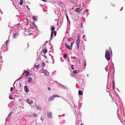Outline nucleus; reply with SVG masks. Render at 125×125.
Wrapping results in <instances>:
<instances>
[{
	"instance_id": "6",
	"label": "nucleus",
	"mask_w": 125,
	"mask_h": 125,
	"mask_svg": "<svg viewBox=\"0 0 125 125\" xmlns=\"http://www.w3.org/2000/svg\"><path fill=\"white\" fill-rule=\"evenodd\" d=\"M27 101L30 104H31L32 103V101L31 99H27Z\"/></svg>"
},
{
	"instance_id": "5",
	"label": "nucleus",
	"mask_w": 125,
	"mask_h": 125,
	"mask_svg": "<svg viewBox=\"0 0 125 125\" xmlns=\"http://www.w3.org/2000/svg\"><path fill=\"white\" fill-rule=\"evenodd\" d=\"M64 45L68 49L70 50L72 49V47L71 46H70L66 43H65Z\"/></svg>"
},
{
	"instance_id": "11",
	"label": "nucleus",
	"mask_w": 125,
	"mask_h": 125,
	"mask_svg": "<svg viewBox=\"0 0 125 125\" xmlns=\"http://www.w3.org/2000/svg\"><path fill=\"white\" fill-rule=\"evenodd\" d=\"M42 52L44 53H46L47 52V49L44 48Z\"/></svg>"
},
{
	"instance_id": "30",
	"label": "nucleus",
	"mask_w": 125,
	"mask_h": 125,
	"mask_svg": "<svg viewBox=\"0 0 125 125\" xmlns=\"http://www.w3.org/2000/svg\"><path fill=\"white\" fill-rule=\"evenodd\" d=\"M71 38H72L70 37L69 38L68 40L67 41H69V42H70L71 41L70 40L71 39Z\"/></svg>"
},
{
	"instance_id": "21",
	"label": "nucleus",
	"mask_w": 125,
	"mask_h": 125,
	"mask_svg": "<svg viewBox=\"0 0 125 125\" xmlns=\"http://www.w3.org/2000/svg\"><path fill=\"white\" fill-rule=\"evenodd\" d=\"M67 57V55L66 54H64L63 55V57L64 58H66Z\"/></svg>"
},
{
	"instance_id": "26",
	"label": "nucleus",
	"mask_w": 125,
	"mask_h": 125,
	"mask_svg": "<svg viewBox=\"0 0 125 125\" xmlns=\"http://www.w3.org/2000/svg\"><path fill=\"white\" fill-rule=\"evenodd\" d=\"M9 98H10V99H12V97L10 95H9Z\"/></svg>"
},
{
	"instance_id": "22",
	"label": "nucleus",
	"mask_w": 125,
	"mask_h": 125,
	"mask_svg": "<svg viewBox=\"0 0 125 125\" xmlns=\"http://www.w3.org/2000/svg\"><path fill=\"white\" fill-rule=\"evenodd\" d=\"M37 115L36 114H34V113H33V114L32 115L34 117H36Z\"/></svg>"
},
{
	"instance_id": "18",
	"label": "nucleus",
	"mask_w": 125,
	"mask_h": 125,
	"mask_svg": "<svg viewBox=\"0 0 125 125\" xmlns=\"http://www.w3.org/2000/svg\"><path fill=\"white\" fill-rule=\"evenodd\" d=\"M28 82H31L32 80V79L30 78H29L28 79Z\"/></svg>"
},
{
	"instance_id": "25",
	"label": "nucleus",
	"mask_w": 125,
	"mask_h": 125,
	"mask_svg": "<svg viewBox=\"0 0 125 125\" xmlns=\"http://www.w3.org/2000/svg\"><path fill=\"white\" fill-rule=\"evenodd\" d=\"M54 33V36H55L56 35V32L55 31L53 32V33Z\"/></svg>"
},
{
	"instance_id": "13",
	"label": "nucleus",
	"mask_w": 125,
	"mask_h": 125,
	"mask_svg": "<svg viewBox=\"0 0 125 125\" xmlns=\"http://www.w3.org/2000/svg\"><path fill=\"white\" fill-rule=\"evenodd\" d=\"M83 93L82 92L81 90H80L78 92V94L80 95H82Z\"/></svg>"
},
{
	"instance_id": "17",
	"label": "nucleus",
	"mask_w": 125,
	"mask_h": 125,
	"mask_svg": "<svg viewBox=\"0 0 125 125\" xmlns=\"http://www.w3.org/2000/svg\"><path fill=\"white\" fill-rule=\"evenodd\" d=\"M39 65H35V67L37 69H39Z\"/></svg>"
},
{
	"instance_id": "2",
	"label": "nucleus",
	"mask_w": 125,
	"mask_h": 125,
	"mask_svg": "<svg viewBox=\"0 0 125 125\" xmlns=\"http://www.w3.org/2000/svg\"><path fill=\"white\" fill-rule=\"evenodd\" d=\"M80 42V36H78L76 40V43L77 45V48L78 49H79V44Z\"/></svg>"
},
{
	"instance_id": "29",
	"label": "nucleus",
	"mask_w": 125,
	"mask_h": 125,
	"mask_svg": "<svg viewBox=\"0 0 125 125\" xmlns=\"http://www.w3.org/2000/svg\"><path fill=\"white\" fill-rule=\"evenodd\" d=\"M8 42V41H6L5 43H6V46H7V43Z\"/></svg>"
},
{
	"instance_id": "39",
	"label": "nucleus",
	"mask_w": 125,
	"mask_h": 125,
	"mask_svg": "<svg viewBox=\"0 0 125 125\" xmlns=\"http://www.w3.org/2000/svg\"><path fill=\"white\" fill-rule=\"evenodd\" d=\"M30 74V75H31V74Z\"/></svg>"
},
{
	"instance_id": "1",
	"label": "nucleus",
	"mask_w": 125,
	"mask_h": 125,
	"mask_svg": "<svg viewBox=\"0 0 125 125\" xmlns=\"http://www.w3.org/2000/svg\"><path fill=\"white\" fill-rule=\"evenodd\" d=\"M111 52V54L112 53V52L111 49L110 48L109 50H106L105 52V57L107 60L109 61L110 59V53Z\"/></svg>"
},
{
	"instance_id": "31",
	"label": "nucleus",
	"mask_w": 125,
	"mask_h": 125,
	"mask_svg": "<svg viewBox=\"0 0 125 125\" xmlns=\"http://www.w3.org/2000/svg\"><path fill=\"white\" fill-rule=\"evenodd\" d=\"M48 89L49 90H50V87H48Z\"/></svg>"
},
{
	"instance_id": "10",
	"label": "nucleus",
	"mask_w": 125,
	"mask_h": 125,
	"mask_svg": "<svg viewBox=\"0 0 125 125\" xmlns=\"http://www.w3.org/2000/svg\"><path fill=\"white\" fill-rule=\"evenodd\" d=\"M18 33H14L13 35V37L14 38H16L18 36Z\"/></svg>"
},
{
	"instance_id": "27",
	"label": "nucleus",
	"mask_w": 125,
	"mask_h": 125,
	"mask_svg": "<svg viewBox=\"0 0 125 125\" xmlns=\"http://www.w3.org/2000/svg\"><path fill=\"white\" fill-rule=\"evenodd\" d=\"M77 71L76 70H75L74 71H73V73H77Z\"/></svg>"
},
{
	"instance_id": "38",
	"label": "nucleus",
	"mask_w": 125,
	"mask_h": 125,
	"mask_svg": "<svg viewBox=\"0 0 125 125\" xmlns=\"http://www.w3.org/2000/svg\"><path fill=\"white\" fill-rule=\"evenodd\" d=\"M30 74V75H31V74Z\"/></svg>"
},
{
	"instance_id": "14",
	"label": "nucleus",
	"mask_w": 125,
	"mask_h": 125,
	"mask_svg": "<svg viewBox=\"0 0 125 125\" xmlns=\"http://www.w3.org/2000/svg\"><path fill=\"white\" fill-rule=\"evenodd\" d=\"M26 72L27 73L26 74V75H25V77H26V78H27V76L28 75L29 73L28 72V71H26Z\"/></svg>"
},
{
	"instance_id": "7",
	"label": "nucleus",
	"mask_w": 125,
	"mask_h": 125,
	"mask_svg": "<svg viewBox=\"0 0 125 125\" xmlns=\"http://www.w3.org/2000/svg\"><path fill=\"white\" fill-rule=\"evenodd\" d=\"M47 114L48 115V117L50 118H51L52 117L51 112H47Z\"/></svg>"
},
{
	"instance_id": "19",
	"label": "nucleus",
	"mask_w": 125,
	"mask_h": 125,
	"mask_svg": "<svg viewBox=\"0 0 125 125\" xmlns=\"http://www.w3.org/2000/svg\"><path fill=\"white\" fill-rule=\"evenodd\" d=\"M41 65L42 66H45V64L44 62H43L42 63Z\"/></svg>"
},
{
	"instance_id": "37",
	"label": "nucleus",
	"mask_w": 125,
	"mask_h": 125,
	"mask_svg": "<svg viewBox=\"0 0 125 125\" xmlns=\"http://www.w3.org/2000/svg\"><path fill=\"white\" fill-rule=\"evenodd\" d=\"M25 73H26V71H25Z\"/></svg>"
},
{
	"instance_id": "24",
	"label": "nucleus",
	"mask_w": 125,
	"mask_h": 125,
	"mask_svg": "<svg viewBox=\"0 0 125 125\" xmlns=\"http://www.w3.org/2000/svg\"><path fill=\"white\" fill-rule=\"evenodd\" d=\"M73 66H74V65H72L71 66V69H72V70H74V67H73Z\"/></svg>"
},
{
	"instance_id": "12",
	"label": "nucleus",
	"mask_w": 125,
	"mask_h": 125,
	"mask_svg": "<svg viewBox=\"0 0 125 125\" xmlns=\"http://www.w3.org/2000/svg\"><path fill=\"white\" fill-rule=\"evenodd\" d=\"M37 17L36 16H34L32 18L35 21H36L37 20Z\"/></svg>"
},
{
	"instance_id": "9",
	"label": "nucleus",
	"mask_w": 125,
	"mask_h": 125,
	"mask_svg": "<svg viewBox=\"0 0 125 125\" xmlns=\"http://www.w3.org/2000/svg\"><path fill=\"white\" fill-rule=\"evenodd\" d=\"M51 32H53V31L55 30V27L54 26H51Z\"/></svg>"
},
{
	"instance_id": "4",
	"label": "nucleus",
	"mask_w": 125,
	"mask_h": 125,
	"mask_svg": "<svg viewBox=\"0 0 125 125\" xmlns=\"http://www.w3.org/2000/svg\"><path fill=\"white\" fill-rule=\"evenodd\" d=\"M82 8L79 7L76 8L74 10L76 11V12L79 13L80 11L82 10Z\"/></svg>"
},
{
	"instance_id": "23",
	"label": "nucleus",
	"mask_w": 125,
	"mask_h": 125,
	"mask_svg": "<svg viewBox=\"0 0 125 125\" xmlns=\"http://www.w3.org/2000/svg\"><path fill=\"white\" fill-rule=\"evenodd\" d=\"M75 41H73V42H72L71 43V46L72 47L73 46V45Z\"/></svg>"
},
{
	"instance_id": "8",
	"label": "nucleus",
	"mask_w": 125,
	"mask_h": 125,
	"mask_svg": "<svg viewBox=\"0 0 125 125\" xmlns=\"http://www.w3.org/2000/svg\"><path fill=\"white\" fill-rule=\"evenodd\" d=\"M24 88L25 91L26 92H28L29 91V89L28 88L27 86H25L24 87Z\"/></svg>"
},
{
	"instance_id": "20",
	"label": "nucleus",
	"mask_w": 125,
	"mask_h": 125,
	"mask_svg": "<svg viewBox=\"0 0 125 125\" xmlns=\"http://www.w3.org/2000/svg\"><path fill=\"white\" fill-rule=\"evenodd\" d=\"M66 16L67 19V21H68V22H69V23H70V22L68 19V16H67V14H66Z\"/></svg>"
},
{
	"instance_id": "35",
	"label": "nucleus",
	"mask_w": 125,
	"mask_h": 125,
	"mask_svg": "<svg viewBox=\"0 0 125 125\" xmlns=\"http://www.w3.org/2000/svg\"><path fill=\"white\" fill-rule=\"evenodd\" d=\"M37 109H40V107H37Z\"/></svg>"
},
{
	"instance_id": "28",
	"label": "nucleus",
	"mask_w": 125,
	"mask_h": 125,
	"mask_svg": "<svg viewBox=\"0 0 125 125\" xmlns=\"http://www.w3.org/2000/svg\"><path fill=\"white\" fill-rule=\"evenodd\" d=\"M13 89V88L12 87H11L10 88V91L11 92L12 91Z\"/></svg>"
},
{
	"instance_id": "3",
	"label": "nucleus",
	"mask_w": 125,
	"mask_h": 125,
	"mask_svg": "<svg viewBox=\"0 0 125 125\" xmlns=\"http://www.w3.org/2000/svg\"><path fill=\"white\" fill-rule=\"evenodd\" d=\"M56 97H59V95H53L52 96H51L48 99V101H50L53 100L54 99V98Z\"/></svg>"
},
{
	"instance_id": "34",
	"label": "nucleus",
	"mask_w": 125,
	"mask_h": 125,
	"mask_svg": "<svg viewBox=\"0 0 125 125\" xmlns=\"http://www.w3.org/2000/svg\"><path fill=\"white\" fill-rule=\"evenodd\" d=\"M86 65V63H85L84 64V66H85Z\"/></svg>"
},
{
	"instance_id": "32",
	"label": "nucleus",
	"mask_w": 125,
	"mask_h": 125,
	"mask_svg": "<svg viewBox=\"0 0 125 125\" xmlns=\"http://www.w3.org/2000/svg\"><path fill=\"white\" fill-rule=\"evenodd\" d=\"M12 114V113H10V114L9 115H8V116H10L11 115V114Z\"/></svg>"
},
{
	"instance_id": "36",
	"label": "nucleus",
	"mask_w": 125,
	"mask_h": 125,
	"mask_svg": "<svg viewBox=\"0 0 125 125\" xmlns=\"http://www.w3.org/2000/svg\"><path fill=\"white\" fill-rule=\"evenodd\" d=\"M80 125H83V124H81Z\"/></svg>"
},
{
	"instance_id": "15",
	"label": "nucleus",
	"mask_w": 125,
	"mask_h": 125,
	"mask_svg": "<svg viewBox=\"0 0 125 125\" xmlns=\"http://www.w3.org/2000/svg\"><path fill=\"white\" fill-rule=\"evenodd\" d=\"M53 36V32H51V39H52V37Z\"/></svg>"
},
{
	"instance_id": "33",
	"label": "nucleus",
	"mask_w": 125,
	"mask_h": 125,
	"mask_svg": "<svg viewBox=\"0 0 125 125\" xmlns=\"http://www.w3.org/2000/svg\"><path fill=\"white\" fill-rule=\"evenodd\" d=\"M81 27L82 28L83 27L82 24L81 23Z\"/></svg>"
},
{
	"instance_id": "16",
	"label": "nucleus",
	"mask_w": 125,
	"mask_h": 125,
	"mask_svg": "<svg viewBox=\"0 0 125 125\" xmlns=\"http://www.w3.org/2000/svg\"><path fill=\"white\" fill-rule=\"evenodd\" d=\"M23 1L22 0H20V5H22L23 3Z\"/></svg>"
}]
</instances>
